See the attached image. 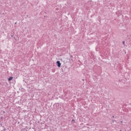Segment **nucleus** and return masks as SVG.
<instances>
[{"instance_id":"4","label":"nucleus","mask_w":131,"mask_h":131,"mask_svg":"<svg viewBox=\"0 0 131 131\" xmlns=\"http://www.w3.org/2000/svg\"><path fill=\"white\" fill-rule=\"evenodd\" d=\"M73 121H75L74 119H73V120H72V122H73Z\"/></svg>"},{"instance_id":"7","label":"nucleus","mask_w":131,"mask_h":131,"mask_svg":"<svg viewBox=\"0 0 131 131\" xmlns=\"http://www.w3.org/2000/svg\"><path fill=\"white\" fill-rule=\"evenodd\" d=\"M113 118H114V116H113Z\"/></svg>"},{"instance_id":"5","label":"nucleus","mask_w":131,"mask_h":131,"mask_svg":"<svg viewBox=\"0 0 131 131\" xmlns=\"http://www.w3.org/2000/svg\"><path fill=\"white\" fill-rule=\"evenodd\" d=\"M121 123H122V121H121Z\"/></svg>"},{"instance_id":"6","label":"nucleus","mask_w":131,"mask_h":131,"mask_svg":"<svg viewBox=\"0 0 131 131\" xmlns=\"http://www.w3.org/2000/svg\"><path fill=\"white\" fill-rule=\"evenodd\" d=\"M15 24H17V23H15Z\"/></svg>"},{"instance_id":"1","label":"nucleus","mask_w":131,"mask_h":131,"mask_svg":"<svg viewBox=\"0 0 131 131\" xmlns=\"http://www.w3.org/2000/svg\"><path fill=\"white\" fill-rule=\"evenodd\" d=\"M56 64L59 68L61 67V62H60V61H57Z\"/></svg>"},{"instance_id":"3","label":"nucleus","mask_w":131,"mask_h":131,"mask_svg":"<svg viewBox=\"0 0 131 131\" xmlns=\"http://www.w3.org/2000/svg\"><path fill=\"white\" fill-rule=\"evenodd\" d=\"M122 43H123V45L124 46H125V41H123L122 42Z\"/></svg>"},{"instance_id":"2","label":"nucleus","mask_w":131,"mask_h":131,"mask_svg":"<svg viewBox=\"0 0 131 131\" xmlns=\"http://www.w3.org/2000/svg\"><path fill=\"white\" fill-rule=\"evenodd\" d=\"M13 79V77H10L8 78V81H11Z\"/></svg>"}]
</instances>
